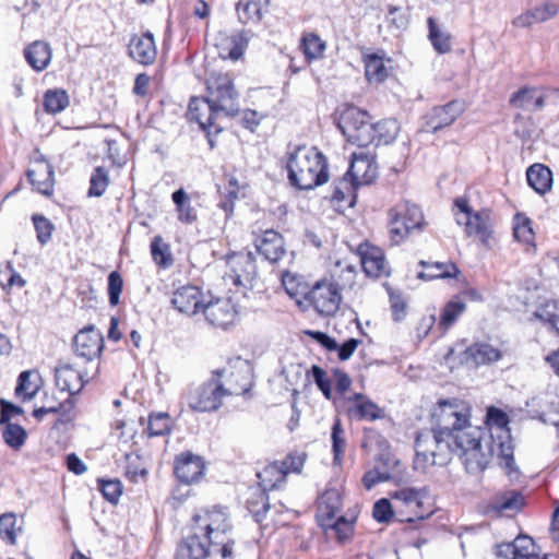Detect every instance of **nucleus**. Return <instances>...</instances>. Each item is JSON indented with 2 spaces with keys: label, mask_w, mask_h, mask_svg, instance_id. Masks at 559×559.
<instances>
[{
  "label": "nucleus",
  "mask_w": 559,
  "mask_h": 559,
  "mask_svg": "<svg viewBox=\"0 0 559 559\" xmlns=\"http://www.w3.org/2000/svg\"><path fill=\"white\" fill-rule=\"evenodd\" d=\"M469 419V407L464 402L439 401L432 412L431 429H423L416 436L414 468L426 473L433 465L448 464L457 454L466 471L476 474L496 455L509 475L515 472L508 415L489 407L486 429L473 426Z\"/></svg>",
  "instance_id": "1"
},
{
  "label": "nucleus",
  "mask_w": 559,
  "mask_h": 559,
  "mask_svg": "<svg viewBox=\"0 0 559 559\" xmlns=\"http://www.w3.org/2000/svg\"><path fill=\"white\" fill-rule=\"evenodd\" d=\"M287 170L289 182L300 190L321 186L329 177L326 159L316 147H297L289 155Z\"/></svg>",
  "instance_id": "2"
},
{
  "label": "nucleus",
  "mask_w": 559,
  "mask_h": 559,
  "mask_svg": "<svg viewBox=\"0 0 559 559\" xmlns=\"http://www.w3.org/2000/svg\"><path fill=\"white\" fill-rule=\"evenodd\" d=\"M454 217L456 224L464 227L466 237L477 239L486 249L496 246L495 221L490 210L474 211L468 200L460 197L454 200Z\"/></svg>",
  "instance_id": "3"
},
{
  "label": "nucleus",
  "mask_w": 559,
  "mask_h": 559,
  "mask_svg": "<svg viewBox=\"0 0 559 559\" xmlns=\"http://www.w3.org/2000/svg\"><path fill=\"white\" fill-rule=\"evenodd\" d=\"M204 97L223 117L235 116L239 111V94L226 73L214 72L207 78Z\"/></svg>",
  "instance_id": "4"
},
{
  "label": "nucleus",
  "mask_w": 559,
  "mask_h": 559,
  "mask_svg": "<svg viewBox=\"0 0 559 559\" xmlns=\"http://www.w3.org/2000/svg\"><path fill=\"white\" fill-rule=\"evenodd\" d=\"M337 128L346 140L360 147L374 142V128L366 111L355 107H346L337 119Z\"/></svg>",
  "instance_id": "5"
},
{
  "label": "nucleus",
  "mask_w": 559,
  "mask_h": 559,
  "mask_svg": "<svg viewBox=\"0 0 559 559\" xmlns=\"http://www.w3.org/2000/svg\"><path fill=\"white\" fill-rule=\"evenodd\" d=\"M192 525L216 545L224 542L233 530L230 515L226 508L215 506L202 509L193 514Z\"/></svg>",
  "instance_id": "6"
},
{
  "label": "nucleus",
  "mask_w": 559,
  "mask_h": 559,
  "mask_svg": "<svg viewBox=\"0 0 559 559\" xmlns=\"http://www.w3.org/2000/svg\"><path fill=\"white\" fill-rule=\"evenodd\" d=\"M224 396L226 391L223 383L217 377H212L204 383L190 388L183 399L192 411L207 413L217 411Z\"/></svg>",
  "instance_id": "7"
},
{
  "label": "nucleus",
  "mask_w": 559,
  "mask_h": 559,
  "mask_svg": "<svg viewBox=\"0 0 559 559\" xmlns=\"http://www.w3.org/2000/svg\"><path fill=\"white\" fill-rule=\"evenodd\" d=\"M261 491L257 492V499L248 500V510L254 516L257 522H261L270 509L269 498L265 491L276 489L285 481V472L278 462L266 465L257 474Z\"/></svg>",
  "instance_id": "8"
},
{
  "label": "nucleus",
  "mask_w": 559,
  "mask_h": 559,
  "mask_svg": "<svg viewBox=\"0 0 559 559\" xmlns=\"http://www.w3.org/2000/svg\"><path fill=\"white\" fill-rule=\"evenodd\" d=\"M306 299L319 314L330 317L337 312L342 295L336 283L323 280L313 285L306 295Z\"/></svg>",
  "instance_id": "9"
},
{
  "label": "nucleus",
  "mask_w": 559,
  "mask_h": 559,
  "mask_svg": "<svg viewBox=\"0 0 559 559\" xmlns=\"http://www.w3.org/2000/svg\"><path fill=\"white\" fill-rule=\"evenodd\" d=\"M214 543L192 525L191 533L178 544L175 559H206Z\"/></svg>",
  "instance_id": "10"
},
{
  "label": "nucleus",
  "mask_w": 559,
  "mask_h": 559,
  "mask_svg": "<svg viewBox=\"0 0 559 559\" xmlns=\"http://www.w3.org/2000/svg\"><path fill=\"white\" fill-rule=\"evenodd\" d=\"M202 313L209 324L222 330H226L229 325L234 324L237 318L236 307L231 300L227 298H216L206 301L203 306Z\"/></svg>",
  "instance_id": "11"
},
{
  "label": "nucleus",
  "mask_w": 559,
  "mask_h": 559,
  "mask_svg": "<svg viewBox=\"0 0 559 559\" xmlns=\"http://www.w3.org/2000/svg\"><path fill=\"white\" fill-rule=\"evenodd\" d=\"M103 335L93 325L81 330L73 338L72 347L76 357L86 361L98 358L103 349Z\"/></svg>",
  "instance_id": "12"
},
{
  "label": "nucleus",
  "mask_w": 559,
  "mask_h": 559,
  "mask_svg": "<svg viewBox=\"0 0 559 559\" xmlns=\"http://www.w3.org/2000/svg\"><path fill=\"white\" fill-rule=\"evenodd\" d=\"M204 304L202 292L194 285H183L177 288L171 297L174 308L187 316L202 312Z\"/></svg>",
  "instance_id": "13"
},
{
  "label": "nucleus",
  "mask_w": 559,
  "mask_h": 559,
  "mask_svg": "<svg viewBox=\"0 0 559 559\" xmlns=\"http://www.w3.org/2000/svg\"><path fill=\"white\" fill-rule=\"evenodd\" d=\"M205 464L201 456L183 452L175 460L174 472L178 480L190 485L197 483L204 474Z\"/></svg>",
  "instance_id": "14"
},
{
  "label": "nucleus",
  "mask_w": 559,
  "mask_h": 559,
  "mask_svg": "<svg viewBox=\"0 0 559 559\" xmlns=\"http://www.w3.org/2000/svg\"><path fill=\"white\" fill-rule=\"evenodd\" d=\"M188 117L191 121L199 123L202 130L211 133V129L215 128V132L222 131L216 127V120L223 117L205 97L191 98L188 107Z\"/></svg>",
  "instance_id": "15"
},
{
  "label": "nucleus",
  "mask_w": 559,
  "mask_h": 559,
  "mask_svg": "<svg viewBox=\"0 0 559 559\" xmlns=\"http://www.w3.org/2000/svg\"><path fill=\"white\" fill-rule=\"evenodd\" d=\"M230 272L227 276L235 285H250L257 274L255 259L251 252L234 254L229 260Z\"/></svg>",
  "instance_id": "16"
},
{
  "label": "nucleus",
  "mask_w": 559,
  "mask_h": 559,
  "mask_svg": "<svg viewBox=\"0 0 559 559\" xmlns=\"http://www.w3.org/2000/svg\"><path fill=\"white\" fill-rule=\"evenodd\" d=\"M358 254L360 255L362 270L368 276L379 277L389 274V266L384 253L379 247L368 242L360 243Z\"/></svg>",
  "instance_id": "17"
},
{
  "label": "nucleus",
  "mask_w": 559,
  "mask_h": 559,
  "mask_svg": "<svg viewBox=\"0 0 559 559\" xmlns=\"http://www.w3.org/2000/svg\"><path fill=\"white\" fill-rule=\"evenodd\" d=\"M463 111L464 105L459 100H452L443 106L432 108L427 116V130L435 133L442 128L450 126L462 115Z\"/></svg>",
  "instance_id": "18"
},
{
  "label": "nucleus",
  "mask_w": 559,
  "mask_h": 559,
  "mask_svg": "<svg viewBox=\"0 0 559 559\" xmlns=\"http://www.w3.org/2000/svg\"><path fill=\"white\" fill-rule=\"evenodd\" d=\"M27 177L34 189L44 195H51L55 185L53 167L45 158L36 159L28 169Z\"/></svg>",
  "instance_id": "19"
},
{
  "label": "nucleus",
  "mask_w": 559,
  "mask_h": 559,
  "mask_svg": "<svg viewBox=\"0 0 559 559\" xmlns=\"http://www.w3.org/2000/svg\"><path fill=\"white\" fill-rule=\"evenodd\" d=\"M254 246L257 251L272 263L281 260L286 253L282 235L273 229H267L257 237Z\"/></svg>",
  "instance_id": "20"
},
{
  "label": "nucleus",
  "mask_w": 559,
  "mask_h": 559,
  "mask_svg": "<svg viewBox=\"0 0 559 559\" xmlns=\"http://www.w3.org/2000/svg\"><path fill=\"white\" fill-rule=\"evenodd\" d=\"M546 92L539 86H524L512 94L510 105L518 109L534 111L544 108L546 103Z\"/></svg>",
  "instance_id": "21"
},
{
  "label": "nucleus",
  "mask_w": 559,
  "mask_h": 559,
  "mask_svg": "<svg viewBox=\"0 0 559 559\" xmlns=\"http://www.w3.org/2000/svg\"><path fill=\"white\" fill-rule=\"evenodd\" d=\"M129 56L141 64H152L157 56L153 34L147 32L142 35H133L129 44Z\"/></svg>",
  "instance_id": "22"
},
{
  "label": "nucleus",
  "mask_w": 559,
  "mask_h": 559,
  "mask_svg": "<svg viewBox=\"0 0 559 559\" xmlns=\"http://www.w3.org/2000/svg\"><path fill=\"white\" fill-rule=\"evenodd\" d=\"M55 381L57 386L69 393L68 399H72L81 392L86 381L81 371L75 370L70 364H60L55 370Z\"/></svg>",
  "instance_id": "23"
},
{
  "label": "nucleus",
  "mask_w": 559,
  "mask_h": 559,
  "mask_svg": "<svg viewBox=\"0 0 559 559\" xmlns=\"http://www.w3.org/2000/svg\"><path fill=\"white\" fill-rule=\"evenodd\" d=\"M497 555L506 559H538L534 540L528 536H518L512 543L498 546ZM543 559H547L544 557Z\"/></svg>",
  "instance_id": "24"
},
{
  "label": "nucleus",
  "mask_w": 559,
  "mask_h": 559,
  "mask_svg": "<svg viewBox=\"0 0 559 559\" xmlns=\"http://www.w3.org/2000/svg\"><path fill=\"white\" fill-rule=\"evenodd\" d=\"M559 12V5L555 2H544L531 8L512 20L514 27L526 28L535 23H543L555 17Z\"/></svg>",
  "instance_id": "25"
},
{
  "label": "nucleus",
  "mask_w": 559,
  "mask_h": 559,
  "mask_svg": "<svg viewBox=\"0 0 559 559\" xmlns=\"http://www.w3.org/2000/svg\"><path fill=\"white\" fill-rule=\"evenodd\" d=\"M357 186L370 183L377 176V167L367 155L354 153L345 174Z\"/></svg>",
  "instance_id": "26"
},
{
  "label": "nucleus",
  "mask_w": 559,
  "mask_h": 559,
  "mask_svg": "<svg viewBox=\"0 0 559 559\" xmlns=\"http://www.w3.org/2000/svg\"><path fill=\"white\" fill-rule=\"evenodd\" d=\"M501 357V350L488 343H475L464 352L465 362L474 367L496 362Z\"/></svg>",
  "instance_id": "27"
},
{
  "label": "nucleus",
  "mask_w": 559,
  "mask_h": 559,
  "mask_svg": "<svg viewBox=\"0 0 559 559\" xmlns=\"http://www.w3.org/2000/svg\"><path fill=\"white\" fill-rule=\"evenodd\" d=\"M252 384L251 366L248 361H240L229 374L228 388H225L226 395L246 394L250 391Z\"/></svg>",
  "instance_id": "28"
},
{
  "label": "nucleus",
  "mask_w": 559,
  "mask_h": 559,
  "mask_svg": "<svg viewBox=\"0 0 559 559\" xmlns=\"http://www.w3.org/2000/svg\"><path fill=\"white\" fill-rule=\"evenodd\" d=\"M24 56L27 63L35 71H43L48 67L51 60L50 45L46 41L36 40L25 48Z\"/></svg>",
  "instance_id": "29"
},
{
  "label": "nucleus",
  "mask_w": 559,
  "mask_h": 559,
  "mask_svg": "<svg viewBox=\"0 0 559 559\" xmlns=\"http://www.w3.org/2000/svg\"><path fill=\"white\" fill-rule=\"evenodd\" d=\"M349 401L354 402V405L349 408V414L358 419L372 421L383 417L382 409L360 393H355L349 397Z\"/></svg>",
  "instance_id": "30"
},
{
  "label": "nucleus",
  "mask_w": 559,
  "mask_h": 559,
  "mask_svg": "<svg viewBox=\"0 0 559 559\" xmlns=\"http://www.w3.org/2000/svg\"><path fill=\"white\" fill-rule=\"evenodd\" d=\"M490 506L498 514L512 515L523 507V496L515 490L504 491L496 495Z\"/></svg>",
  "instance_id": "31"
},
{
  "label": "nucleus",
  "mask_w": 559,
  "mask_h": 559,
  "mask_svg": "<svg viewBox=\"0 0 559 559\" xmlns=\"http://www.w3.org/2000/svg\"><path fill=\"white\" fill-rule=\"evenodd\" d=\"M526 179L531 188L537 193L544 194L552 186V173L543 164H533L526 170Z\"/></svg>",
  "instance_id": "32"
},
{
  "label": "nucleus",
  "mask_w": 559,
  "mask_h": 559,
  "mask_svg": "<svg viewBox=\"0 0 559 559\" xmlns=\"http://www.w3.org/2000/svg\"><path fill=\"white\" fill-rule=\"evenodd\" d=\"M221 41L216 45L218 55L223 59H239L248 44V38L243 33H239L233 36L221 37Z\"/></svg>",
  "instance_id": "33"
},
{
  "label": "nucleus",
  "mask_w": 559,
  "mask_h": 559,
  "mask_svg": "<svg viewBox=\"0 0 559 559\" xmlns=\"http://www.w3.org/2000/svg\"><path fill=\"white\" fill-rule=\"evenodd\" d=\"M171 200L176 205L178 219L187 225L194 224L198 221V213L192 205L187 192L180 188L171 194Z\"/></svg>",
  "instance_id": "34"
},
{
  "label": "nucleus",
  "mask_w": 559,
  "mask_h": 559,
  "mask_svg": "<svg viewBox=\"0 0 559 559\" xmlns=\"http://www.w3.org/2000/svg\"><path fill=\"white\" fill-rule=\"evenodd\" d=\"M267 0H239L236 7L241 23H258Z\"/></svg>",
  "instance_id": "35"
},
{
  "label": "nucleus",
  "mask_w": 559,
  "mask_h": 559,
  "mask_svg": "<svg viewBox=\"0 0 559 559\" xmlns=\"http://www.w3.org/2000/svg\"><path fill=\"white\" fill-rule=\"evenodd\" d=\"M356 187L357 185L344 175L342 179L333 182L332 201L337 205L347 202L348 206H354Z\"/></svg>",
  "instance_id": "36"
},
{
  "label": "nucleus",
  "mask_w": 559,
  "mask_h": 559,
  "mask_svg": "<svg viewBox=\"0 0 559 559\" xmlns=\"http://www.w3.org/2000/svg\"><path fill=\"white\" fill-rule=\"evenodd\" d=\"M342 499L336 489L325 490L319 498V515L328 520L333 519L341 510Z\"/></svg>",
  "instance_id": "37"
},
{
  "label": "nucleus",
  "mask_w": 559,
  "mask_h": 559,
  "mask_svg": "<svg viewBox=\"0 0 559 559\" xmlns=\"http://www.w3.org/2000/svg\"><path fill=\"white\" fill-rule=\"evenodd\" d=\"M365 75L369 83H381L388 75L389 71L384 60L378 55H368L364 59Z\"/></svg>",
  "instance_id": "38"
},
{
  "label": "nucleus",
  "mask_w": 559,
  "mask_h": 559,
  "mask_svg": "<svg viewBox=\"0 0 559 559\" xmlns=\"http://www.w3.org/2000/svg\"><path fill=\"white\" fill-rule=\"evenodd\" d=\"M420 264L426 267V271L418 274L419 278L423 280H436V278H449L454 277L459 273L456 265L452 262H436L427 264L421 261Z\"/></svg>",
  "instance_id": "39"
},
{
  "label": "nucleus",
  "mask_w": 559,
  "mask_h": 559,
  "mask_svg": "<svg viewBox=\"0 0 559 559\" xmlns=\"http://www.w3.org/2000/svg\"><path fill=\"white\" fill-rule=\"evenodd\" d=\"M391 498L396 502L405 506L411 511L414 512V515L423 519L421 514L416 512V509L421 506L423 495L420 490L412 487H405L397 489L391 493Z\"/></svg>",
  "instance_id": "40"
},
{
  "label": "nucleus",
  "mask_w": 559,
  "mask_h": 559,
  "mask_svg": "<svg viewBox=\"0 0 559 559\" xmlns=\"http://www.w3.org/2000/svg\"><path fill=\"white\" fill-rule=\"evenodd\" d=\"M374 128V144L381 145V144H390L392 143L399 132H400V123L396 119H385L382 121H379L377 123H373Z\"/></svg>",
  "instance_id": "41"
},
{
  "label": "nucleus",
  "mask_w": 559,
  "mask_h": 559,
  "mask_svg": "<svg viewBox=\"0 0 559 559\" xmlns=\"http://www.w3.org/2000/svg\"><path fill=\"white\" fill-rule=\"evenodd\" d=\"M466 305L461 300H450L443 307L439 318V329L442 332L448 331L465 311Z\"/></svg>",
  "instance_id": "42"
},
{
  "label": "nucleus",
  "mask_w": 559,
  "mask_h": 559,
  "mask_svg": "<svg viewBox=\"0 0 559 559\" xmlns=\"http://www.w3.org/2000/svg\"><path fill=\"white\" fill-rule=\"evenodd\" d=\"M429 34L428 38L433 48L439 53H447L451 50V36L449 33L443 32L436 23L433 17L427 20Z\"/></svg>",
  "instance_id": "43"
},
{
  "label": "nucleus",
  "mask_w": 559,
  "mask_h": 559,
  "mask_svg": "<svg viewBox=\"0 0 559 559\" xmlns=\"http://www.w3.org/2000/svg\"><path fill=\"white\" fill-rule=\"evenodd\" d=\"M389 236L392 245L402 242L412 231L406 223L402 219L401 214L396 207L389 212Z\"/></svg>",
  "instance_id": "44"
},
{
  "label": "nucleus",
  "mask_w": 559,
  "mask_h": 559,
  "mask_svg": "<svg viewBox=\"0 0 559 559\" xmlns=\"http://www.w3.org/2000/svg\"><path fill=\"white\" fill-rule=\"evenodd\" d=\"M534 317L549 325L551 330H559V301L548 300L540 305L534 312Z\"/></svg>",
  "instance_id": "45"
},
{
  "label": "nucleus",
  "mask_w": 559,
  "mask_h": 559,
  "mask_svg": "<svg viewBox=\"0 0 559 559\" xmlns=\"http://www.w3.org/2000/svg\"><path fill=\"white\" fill-rule=\"evenodd\" d=\"M69 105V96L63 90H48L44 95V108L49 114H59Z\"/></svg>",
  "instance_id": "46"
},
{
  "label": "nucleus",
  "mask_w": 559,
  "mask_h": 559,
  "mask_svg": "<svg viewBox=\"0 0 559 559\" xmlns=\"http://www.w3.org/2000/svg\"><path fill=\"white\" fill-rule=\"evenodd\" d=\"M110 183L109 171L103 167H96L90 178L88 197H102Z\"/></svg>",
  "instance_id": "47"
},
{
  "label": "nucleus",
  "mask_w": 559,
  "mask_h": 559,
  "mask_svg": "<svg viewBox=\"0 0 559 559\" xmlns=\"http://www.w3.org/2000/svg\"><path fill=\"white\" fill-rule=\"evenodd\" d=\"M395 207L411 230L419 229L421 227L424 223V215L417 205L405 202L396 205Z\"/></svg>",
  "instance_id": "48"
},
{
  "label": "nucleus",
  "mask_w": 559,
  "mask_h": 559,
  "mask_svg": "<svg viewBox=\"0 0 559 559\" xmlns=\"http://www.w3.org/2000/svg\"><path fill=\"white\" fill-rule=\"evenodd\" d=\"M301 48L307 59H319L325 50V43L314 33H307L301 38Z\"/></svg>",
  "instance_id": "49"
},
{
  "label": "nucleus",
  "mask_w": 559,
  "mask_h": 559,
  "mask_svg": "<svg viewBox=\"0 0 559 559\" xmlns=\"http://www.w3.org/2000/svg\"><path fill=\"white\" fill-rule=\"evenodd\" d=\"M3 425H5L2 431L4 442L14 450L21 449L27 438L25 429L17 424L9 421Z\"/></svg>",
  "instance_id": "50"
},
{
  "label": "nucleus",
  "mask_w": 559,
  "mask_h": 559,
  "mask_svg": "<svg viewBox=\"0 0 559 559\" xmlns=\"http://www.w3.org/2000/svg\"><path fill=\"white\" fill-rule=\"evenodd\" d=\"M332 439V451L334 455V462L341 463L346 449L345 431L342 427L340 418H336L331 431Z\"/></svg>",
  "instance_id": "51"
},
{
  "label": "nucleus",
  "mask_w": 559,
  "mask_h": 559,
  "mask_svg": "<svg viewBox=\"0 0 559 559\" xmlns=\"http://www.w3.org/2000/svg\"><path fill=\"white\" fill-rule=\"evenodd\" d=\"M21 527L17 525V519L13 513L0 515V537L8 544H15L17 532Z\"/></svg>",
  "instance_id": "52"
},
{
  "label": "nucleus",
  "mask_w": 559,
  "mask_h": 559,
  "mask_svg": "<svg viewBox=\"0 0 559 559\" xmlns=\"http://www.w3.org/2000/svg\"><path fill=\"white\" fill-rule=\"evenodd\" d=\"M75 402L72 399H67L64 402L52 406H43L33 411V416L37 420H43L47 414H60L62 417L69 419L71 412L74 409Z\"/></svg>",
  "instance_id": "53"
},
{
  "label": "nucleus",
  "mask_w": 559,
  "mask_h": 559,
  "mask_svg": "<svg viewBox=\"0 0 559 559\" xmlns=\"http://www.w3.org/2000/svg\"><path fill=\"white\" fill-rule=\"evenodd\" d=\"M170 431V418L166 413L153 414L148 418L147 432L150 437L164 436Z\"/></svg>",
  "instance_id": "54"
},
{
  "label": "nucleus",
  "mask_w": 559,
  "mask_h": 559,
  "mask_svg": "<svg viewBox=\"0 0 559 559\" xmlns=\"http://www.w3.org/2000/svg\"><path fill=\"white\" fill-rule=\"evenodd\" d=\"M34 227L36 230V238L40 245H46L50 241L55 225L44 215L34 214L32 216Z\"/></svg>",
  "instance_id": "55"
},
{
  "label": "nucleus",
  "mask_w": 559,
  "mask_h": 559,
  "mask_svg": "<svg viewBox=\"0 0 559 559\" xmlns=\"http://www.w3.org/2000/svg\"><path fill=\"white\" fill-rule=\"evenodd\" d=\"M531 224L527 217L516 215L515 225L513 227L514 238L526 245H532L534 241V231Z\"/></svg>",
  "instance_id": "56"
},
{
  "label": "nucleus",
  "mask_w": 559,
  "mask_h": 559,
  "mask_svg": "<svg viewBox=\"0 0 559 559\" xmlns=\"http://www.w3.org/2000/svg\"><path fill=\"white\" fill-rule=\"evenodd\" d=\"M322 525L332 532L340 543L347 542L354 531L353 522L346 520L344 516H338L337 520L331 525L324 523H322Z\"/></svg>",
  "instance_id": "57"
},
{
  "label": "nucleus",
  "mask_w": 559,
  "mask_h": 559,
  "mask_svg": "<svg viewBox=\"0 0 559 559\" xmlns=\"http://www.w3.org/2000/svg\"><path fill=\"white\" fill-rule=\"evenodd\" d=\"M151 253L153 260L160 266L167 267L173 259L168 252V246L163 242L160 237H155L151 242Z\"/></svg>",
  "instance_id": "58"
},
{
  "label": "nucleus",
  "mask_w": 559,
  "mask_h": 559,
  "mask_svg": "<svg viewBox=\"0 0 559 559\" xmlns=\"http://www.w3.org/2000/svg\"><path fill=\"white\" fill-rule=\"evenodd\" d=\"M31 371H23L19 376L15 394L23 396L24 400H31L36 394L38 386L31 381Z\"/></svg>",
  "instance_id": "59"
},
{
  "label": "nucleus",
  "mask_w": 559,
  "mask_h": 559,
  "mask_svg": "<svg viewBox=\"0 0 559 559\" xmlns=\"http://www.w3.org/2000/svg\"><path fill=\"white\" fill-rule=\"evenodd\" d=\"M100 491L104 498L116 504L122 493V484L118 479L99 480Z\"/></svg>",
  "instance_id": "60"
},
{
  "label": "nucleus",
  "mask_w": 559,
  "mask_h": 559,
  "mask_svg": "<svg viewBox=\"0 0 559 559\" xmlns=\"http://www.w3.org/2000/svg\"><path fill=\"white\" fill-rule=\"evenodd\" d=\"M123 288V280L119 272L112 271L108 275V297L111 306H117L120 301V294Z\"/></svg>",
  "instance_id": "61"
},
{
  "label": "nucleus",
  "mask_w": 559,
  "mask_h": 559,
  "mask_svg": "<svg viewBox=\"0 0 559 559\" xmlns=\"http://www.w3.org/2000/svg\"><path fill=\"white\" fill-rule=\"evenodd\" d=\"M306 459V453H290L282 462H278L282 471L285 472V477L288 473H300Z\"/></svg>",
  "instance_id": "62"
},
{
  "label": "nucleus",
  "mask_w": 559,
  "mask_h": 559,
  "mask_svg": "<svg viewBox=\"0 0 559 559\" xmlns=\"http://www.w3.org/2000/svg\"><path fill=\"white\" fill-rule=\"evenodd\" d=\"M386 22L390 28L396 32H401L406 28L408 19L402 12L401 8L390 4L388 7Z\"/></svg>",
  "instance_id": "63"
},
{
  "label": "nucleus",
  "mask_w": 559,
  "mask_h": 559,
  "mask_svg": "<svg viewBox=\"0 0 559 559\" xmlns=\"http://www.w3.org/2000/svg\"><path fill=\"white\" fill-rule=\"evenodd\" d=\"M372 515L377 522L388 523L393 516L391 502L385 498L378 500L373 506Z\"/></svg>",
  "instance_id": "64"
}]
</instances>
